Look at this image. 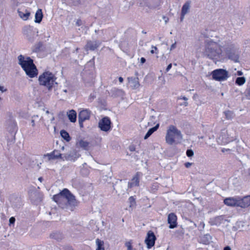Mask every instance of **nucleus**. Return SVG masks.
Segmentation results:
<instances>
[{
    "mask_svg": "<svg viewBox=\"0 0 250 250\" xmlns=\"http://www.w3.org/2000/svg\"><path fill=\"white\" fill-rule=\"evenodd\" d=\"M46 113L47 114V115H50L51 113H50L49 111L48 110H47L46 111Z\"/></svg>",
    "mask_w": 250,
    "mask_h": 250,
    "instance_id": "nucleus-60",
    "label": "nucleus"
},
{
    "mask_svg": "<svg viewBox=\"0 0 250 250\" xmlns=\"http://www.w3.org/2000/svg\"><path fill=\"white\" fill-rule=\"evenodd\" d=\"M224 114L226 116V118L228 120H231L234 116L233 112L229 110L225 111Z\"/></svg>",
    "mask_w": 250,
    "mask_h": 250,
    "instance_id": "nucleus-32",
    "label": "nucleus"
},
{
    "mask_svg": "<svg viewBox=\"0 0 250 250\" xmlns=\"http://www.w3.org/2000/svg\"><path fill=\"white\" fill-rule=\"evenodd\" d=\"M200 226L202 227V229H204L205 227V224L203 222H201L200 223Z\"/></svg>",
    "mask_w": 250,
    "mask_h": 250,
    "instance_id": "nucleus-52",
    "label": "nucleus"
},
{
    "mask_svg": "<svg viewBox=\"0 0 250 250\" xmlns=\"http://www.w3.org/2000/svg\"><path fill=\"white\" fill-rule=\"evenodd\" d=\"M76 24L77 26H80L82 24V21L81 20L79 19L77 21Z\"/></svg>",
    "mask_w": 250,
    "mask_h": 250,
    "instance_id": "nucleus-43",
    "label": "nucleus"
},
{
    "mask_svg": "<svg viewBox=\"0 0 250 250\" xmlns=\"http://www.w3.org/2000/svg\"><path fill=\"white\" fill-rule=\"evenodd\" d=\"M212 78L218 81L226 80L229 77V72L225 69H218L211 73Z\"/></svg>",
    "mask_w": 250,
    "mask_h": 250,
    "instance_id": "nucleus-6",
    "label": "nucleus"
},
{
    "mask_svg": "<svg viewBox=\"0 0 250 250\" xmlns=\"http://www.w3.org/2000/svg\"><path fill=\"white\" fill-rule=\"evenodd\" d=\"M30 198L32 202L36 204L42 201V197L39 193L37 192H32L30 195Z\"/></svg>",
    "mask_w": 250,
    "mask_h": 250,
    "instance_id": "nucleus-18",
    "label": "nucleus"
},
{
    "mask_svg": "<svg viewBox=\"0 0 250 250\" xmlns=\"http://www.w3.org/2000/svg\"><path fill=\"white\" fill-rule=\"evenodd\" d=\"M245 95L248 99L250 100V85L248 86L246 89Z\"/></svg>",
    "mask_w": 250,
    "mask_h": 250,
    "instance_id": "nucleus-34",
    "label": "nucleus"
},
{
    "mask_svg": "<svg viewBox=\"0 0 250 250\" xmlns=\"http://www.w3.org/2000/svg\"><path fill=\"white\" fill-rule=\"evenodd\" d=\"M246 81V79L244 77H238L235 80V83L238 85H243Z\"/></svg>",
    "mask_w": 250,
    "mask_h": 250,
    "instance_id": "nucleus-31",
    "label": "nucleus"
},
{
    "mask_svg": "<svg viewBox=\"0 0 250 250\" xmlns=\"http://www.w3.org/2000/svg\"><path fill=\"white\" fill-rule=\"evenodd\" d=\"M56 78L53 74L49 71L44 72L39 77V83L41 85L46 86L50 90L55 84Z\"/></svg>",
    "mask_w": 250,
    "mask_h": 250,
    "instance_id": "nucleus-5",
    "label": "nucleus"
},
{
    "mask_svg": "<svg viewBox=\"0 0 250 250\" xmlns=\"http://www.w3.org/2000/svg\"><path fill=\"white\" fill-rule=\"evenodd\" d=\"M190 4V1H186L185 3L183 5L181 13H183V14H187L189 10Z\"/></svg>",
    "mask_w": 250,
    "mask_h": 250,
    "instance_id": "nucleus-26",
    "label": "nucleus"
},
{
    "mask_svg": "<svg viewBox=\"0 0 250 250\" xmlns=\"http://www.w3.org/2000/svg\"><path fill=\"white\" fill-rule=\"evenodd\" d=\"M152 49L150 51V53L154 54L155 52V51L157 50V48L156 46H152Z\"/></svg>",
    "mask_w": 250,
    "mask_h": 250,
    "instance_id": "nucleus-42",
    "label": "nucleus"
},
{
    "mask_svg": "<svg viewBox=\"0 0 250 250\" xmlns=\"http://www.w3.org/2000/svg\"><path fill=\"white\" fill-rule=\"evenodd\" d=\"M159 126L158 124L154 127L150 128L144 137V139H147L154 131H156Z\"/></svg>",
    "mask_w": 250,
    "mask_h": 250,
    "instance_id": "nucleus-28",
    "label": "nucleus"
},
{
    "mask_svg": "<svg viewBox=\"0 0 250 250\" xmlns=\"http://www.w3.org/2000/svg\"><path fill=\"white\" fill-rule=\"evenodd\" d=\"M67 116L69 120L72 123L76 121L77 113L74 110H71L67 113Z\"/></svg>",
    "mask_w": 250,
    "mask_h": 250,
    "instance_id": "nucleus-23",
    "label": "nucleus"
},
{
    "mask_svg": "<svg viewBox=\"0 0 250 250\" xmlns=\"http://www.w3.org/2000/svg\"><path fill=\"white\" fill-rule=\"evenodd\" d=\"M125 246L127 248V250H132L131 243L130 242H127L125 243Z\"/></svg>",
    "mask_w": 250,
    "mask_h": 250,
    "instance_id": "nucleus-37",
    "label": "nucleus"
},
{
    "mask_svg": "<svg viewBox=\"0 0 250 250\" xmlns=\"http://www.w3.org/2000/svg\"><path fill=\"white\" fill-rule=\"evenodd\" d=\"M183 105L185 106H188V103L187 102H184V103L183 104Z\"/></svg>",
    "mask_w": 250,
    "mask_h": 250,
    "instance_id": "nucleus-58",
    "label": "nucleus"
},
{
    "mask_svg": "<svg viewBox=\"0 0 250 250\" xmlns=\"http://www.w3.org/2000/svg\"><path fill=\"white\" fill-rule=\"evenodd\" d=\"M79 120V123L80 127L81 128L83 127V122L84 121H81V120Z\"/></svg>",
    "mask_w": 250,
    "mask_h": 250,
    "instance_id": "nucleus-47",
    "label": "nucleus"
},
{
    "mask_svg": "<svg viewBox=\"0 0 250 250\" xmlns=\"http://www.w3.org/2000/svg\"><path fill=\"white\" fill-rule=\"evenodd\" d=\"M39 181H40L41 182H42L43 180V178L42 177H39L38 178Z\"/></svg>",
    "mask_w": 250,
    "mask_h": 250,
    "instance_id": "nucleus-59",
    "label": "nucleus"
},
{
    "mask_svg": "<svg viewBox=\"0 0 250 250\" xmlns=\"http://www.w3.org/2000/svg\"><path fill=\"white\" fill-rule=\"evenodd\" d=\"M186 155L188 157H191L194 155V152L191 149H188L186 151Z\"/></svg>",
    "mask_w": 250,
    "mask_h": 250,
    "instance_id": "nucleus-35",
    "label": "nucleus"
},
{
    "mask_svg": "<svg viewBox=\"0 0 250 250\" xmlns=\"http://www.w3.org/2000/svg\"><path fill=\"white\" fill-rule=\"evenodd\" d=\"M15 222V218L14 217H11L9 219L10 225L14 224Z\"/></svg>",
    "mask_w": 250,
    "mask_h": 250,
    "instance_id": "nucleus-39",
    "label": "nucleus"
},
{
    "mask_svg": "<svg viewBox=\"0 0 250 250\" xmlns=\"http://www.w3.org/2000/svg\"><path fill=\"white\" fill-rule=\"evenodd\" d=\"M119 82H120V83H123V81H124V79H123V78L122 77H120L119 78Z\"/></svg>",
    "mask_w": 250,
    "mask_h": 250,
    "instance_id": "nucleus-54",
    "label": "nucleus"
},
{
    "mask_svg": "<svg viewBox=\"0 0 250 250\" xmlns=\"http://www.w3.org/2000/svg\"><path fill=\"white\" fill-rule=\"evenodd\" d=\"M224 250H231L229 246H226L224 248Z\"/></svg>",
    "mask_w": 250,
    "mask_h": 250,
    "instance_id": "nucleus-53",
    "label": "nucleus"
},
{
    "mask_svg": "<svg viewBox=\"0 0 250 250\" xmlns=\"http://www.w3.org/2000/svg\"><path fill=\"white\" fill-rule=\"evenodd\" d=\"M129 150L130 151H135V147L134 145H131L129 146Z\"/></svg>",
    "mask_w": 250,
    "mask_h": 250,
    "instance_id": "nucleus-40",
    "label": "nucleus"
},
{
    "mask_svg": "<svg viewBox=\"0 0 250 250\" xmlns=\"http://www.w3.org/2000/svg\"><path fill=\"white\" fill-rule=\"evenodd\" d=\"M99 32V30H95V32L97 34Z\"/></svg>",
    "mask_w": 250,
    "mask_h": 250,
    "instance_id": "nucleus-61",
    "label": "nucleus"
},
{
    "mask_svg": "<svg viewBox=\"0 0 250 250\" xmlns=\"http://www.w3.org/2000/svg\"><path fill=\"white\" fill-rule=\"evenodd\" d=\"M18 63L25 71L26 74L30 78H34L38 75V70L33 62V60L30 57L25 58L20 55L18 57Z\"/></svg>",
    "mask_w": 250,
    "mask_h": 250,
    "instance_id": "nucleus-3",
    "label": "nucleus"
},
{
    "mask_svg": "<svg viewBox=\"0 0 250 250\" xmlns=\"http://www.w3.org/2000/svg\"><path fill=\"white\" fill-rule=\"evenodd\" d=\"M111 122L109 118L104 117L99 122L98 126L101 130L107 132L110 129Z\"/></svg>",
    "mask_w": 250,
    "mask_h": 250,
    "instance_id": "nucleus-8",
    "label": "nucleus"
},
{
    "mask_svg": "<svg viewBox=\"0 0 250 250\" xmlns=\"http://www.w3.org/2000/svg\"><path fill=\"white\" fill-rule=\"evenodd\" d=\"M183 139V135L180 130L173 125L168 126L166 134V142L169 145L178 144Z\"/></svg>",
    "mask_w": 250,
    "mask_h": 250,
    "instance_id": "nucleus-4",
    "label": "nucleus"
},
{
    "mask_svg": "<svg viewBox=\"0 0 250 250\" xmlns=\"http://www.w3.org/2000/svg\"><path fill=\"white\" fill-rule=\"evenodd\" d=\"M18 13L19 17L24 21H26L28 19L30 16V12L27 10H25V12L23 13L20 10H18Z\"/></svg>",
    "mask_w": 250,
    "mask_h": 250,
    "instance_id": "nucleus-25",
    "label": "nucleus"
},
{
    "mask_svg": "<svg viewBox=\"0 0 250 250\" xmlns=\"http://www.w3.org/2000/svg\"><path fill=\"white\" fill-rule=\"evenodd\" d=\"M176 42H175L174 43H173L171 45L170 50H172L174 49V48H176Z\"/></svg>",
    "mask_w": 250,
    "mask_h": 250,
    "instance_id": "nucleus-44",
    "label": "nucleus"
},
{
    "mask_svg": "<svg viewBox=\"0 0 250 250\" xmlns=\"http://www.w3.org/2000/svg\"><path fill=\"white\" fill-rule=\"evenodd\" d=\"M186 14H183V13H181V21H182L184 18H185V16Z\"/></svg>",
    "mask_w": 250,
    "mask_h": 250,
    "instance_id": "nucleus-50",
    "label": "nucleus"
},
{
    "mask_svg": "<svg viewBox=\"0 0 250 250\" xmlns=\"http://www.w3.org/2000/svg\"><path fill=\"white\" fill-rule=\"evenodd\" d=\"M31 124H32V126H35V120H31Z\"/></svg>",
    "mask_w": 250,
    "mask_h": 250,
    "instance_id": "nucleus-55",
    "label": "nucleus"
},
{
    "mask_svg": "<svg viewBox=\"0 0 250 250\" xmlns=\"http://www.w3.org/2000/svg\"><path fill=\"white\" fill-rule=\"evenodd\" d=\"M238 196L228 197L224 200V203L229 207H238Z\"/></svg>",
    "mask_w": 250,
    "mask_h": 250,
    "instance_id": "nucleus-12",
    "label": "nucleus"
},
{
    "mask_svg": "<svg viewBox=\"0 0 250 250\" xmlns=\"http://www.w3.org/2000/svg\"><path fill=\"white\" fill-rule=\"evenodd\" d=\"M68 5L77 6L80 4H85V0H64Z\"/></svg>",
    "mask_w": 250,
    "mask_h": 250,
    "instance_id": "nucleus-22",
    "label": "nucleus"
},
{
    "mask_svg": "<svg viewBox=\"0 0 250 250\" xmlns=\"http://www.w3.org/2000/svg\"><path fill=\"white\" fill-rule=\"evenodd\" d=\"M129 83L131 84V86L133 89H136L140 86L139 79L137 77L128 78Z\"/></svg>",
    "mask_w": 250,
    "mask_h": 250,
    "instance_id": "nucleus-20",
    "label": "nucleus"
},
{
    "mask_svg": "<svg viewBox=\"0 0 250 250\" xmlns=\"http://www.w3.org/2000/svg\"><path fill=\"white\" fill-rule=\"evenodd\" d=\"M7 88H5L3 86L0 85V91L2 92H4L7 91Z\"/></svg>",
    "mask_w": 250,
    "mask_h": 250,
    "instance_id": "nucleus-41",
    "label": "nucleus"
},
{
    "mask_svg": "<svg viewBox=\"0 0 250 250\" xmlns=\"http://www.w3.org/2000/svg\"><path fill=\"white\" fill-rule=\"evenodd\" d=\"M168 223L169 224L170 229H174L177 227V216L173 213H170L168 215Z\"/></svg>",
    "mask_w": 250,
    "mask_h": 250,
    "instance_id": "nucleus-14",
    "label": "nucleus"
},
{
    "mask_svg": "<svg viewBox=\"0 0 250 250\" xmlns=\"http://www.w3.org/2000/svg\"><path fill=\"white\" fill-rule=\"evenodd\" d=\"M96 245L97 248L96 250H104V242L99 239H97L96 240Z\"/></svg>",
    "mask_w": 250,
    "mask_h": 250,
    "instance_id": "nucleus-30",
    "label": "nucleus"
},
{
    "mask_svg": "<svg viewBox=\"0 0 250 250\" xmlns=\"http://www.w3.org/2000/svg\"><path fill=\"white\" fill-rule=\"evenodd\" d=\"M139 185V174L137 173L136 175L132 178L131 181L128 183V187L131 188L134 187L138 186Z\"/></svg>",
    "mask_w": 250,
    "mask_h": 250,
    "instance_id": "nucleus-17",
    "label": "nucleus"
},
{
    "mask_svg": "<svg viewBox=\"0 0 250 250\" xmlns=\"http://www.w3.org/2000/svg\"><path fill=\"white\" fill-rule=\"evenodd\" d=\"M129 202L130 203L129 207L134 208L136 206L135 199L133 196H130L129 198Z\"/></svg>",
    "mask_w": 250,
    "mask_h": 250,
    "instance_id": "nucleus-33",
    "label": "nucleus"
},
{
    "mask_svg": "<svg viewBox=\"0 0 250 250\" xmlns=\"http://www.w3.org/2000/svg\"><path fill=\"white\" fill-rule=\"evenodd\" d=\"M203 138H204L203 136L199 137V139H203Z\"/></svg>",
    "mask_w": 250,
    "mask_h": 250,
    "instance_id": "nucleus-63",
    "label": "nucleus"
},
{
    "mask_svg": "<svg viewBox=\"0 0 250 250\" xmlns=\"http://www.w3.org/2000/svg\"><path fill=\"white\" fill-rule=\"evenodd\" d=\"M61 135L66 142H69L71 140V137L68 133L64 130H62L60 132Z\"/></svg>",
    "mask_w": 250,
    "mask_h": 250,
    "instance_id": "nucleus-29",
    "label": "nucleus"
},
{
    "mask_svg": "<svg viewBox=\"0 0 250 250\" xmlns=\"http://www.w3.org/2000/svg\"><path fill=\"white\" fill-rule=\"evenodd\" d=\"M89 143L83 139H80L77 140L76 142V146L77 147H81L85 150H88L89 147Z\"/></svg>",
    "mask_w": 250,
    "mask_h": 250,
    "instance_id": "nucleus-19",
    "label": "nucleus"
},
{
    "mask_svg": "<svg viewBox=\"0 0 250 250\" xmlns=\"http://www.w3.org/2000/svg\"><path fill=\"white\" fill-rule=\"evenodd\" d=\"M171 67H172V64L171 63L167 65V66L166 69V72H168L171 69Z\"/></svg>",
    "mask_w": 250,
    "mask_h": 250,
    "instance_id": "nucleus-46",
    "label": "nucleus"
},
{
    "mask_svg": "<svg viewBox=\"0 0 250 250\" xmlns=\"http://www.w3.org/2000/svg\"><path fill=\"white\" fill-rule=\"evenodd\" d=\"M61 154L58 150H54L52 153L47 155L48 157L49 160L61 158Z\"/></svg>",
    "mask_w": 250,
    "mask_h": 250,
    "instance_id": "nucleus-27",
    "label": "nucleus"
},
{
    "mask_svg": "<svg viewBox=\"0 0 250 250\" xmlns=\"http://www.w3.org/2000/svg\"><path fill=\"white\" fill-rule=\"evenodd\" d=\"M140 62H141V63H142V64L145 63V62H146L145 58H144L143 57L141 58V59H140Z\"/></svg>",
    "mask_w": 250,
    "mask_h": 250,
    "instance_id": "nucleus-48",
    "label": "nucleus"
},
{
    "mask_svg": "<svg viewBox=\"0 0 250 250\" xmlns=\"http://www.w3.org/2000/svg\"><path fill=\"white\" fill-rule=\"evenodd\" d=\"M192 164L191 163L187 162L185 164V166L187 168H188L192 165Z\"/></svg>",
    "mask_w": 250,
    "mask_h": 250,
    "instance_id": "nucleus-45",
    "label": "nucleus"
},
{
    "mask_svg": "<svg viewBox=\"0 0 250 250\" xmlns=\"http://www.w3.org/2000/svg\"><path fill=\"white\" fill-rule=\"evenodd\" d=\"M90 111L87 109L83 110L80 112L78 116V120L85 121L90 118Z\"/></svg>",
    "mask_w": 250,
    "mask_h": 250,
    "instance_id": "nucleus-15",
    "label": "nucleus"
},
{
    "mask_svg": "<svg viewBox=\"0 0 250 250\" xmlns=\"http://www.w3.org/2000/svg\"><path fill=\"white\" fill-rule=\"evenodd\" d=\"M237 74L238 76H242V75H243V73L241 71H238L237 72Z\"/></svg>",
    "mask_w": 250,
    "mask_h": 250,
    "instance_id": "nucleus-51",
    "label": "nucleus"
},
{
    "mask_svg": "<svg viewBox=\"0 0 250 250\" xmlns=\"http://www.w3.org/2000/svg\"><path fill=\"white\" fill-rule=\"evenodd\" d=\"M100 44L101 42L98 41H88L84 46V49L86 51L88 50L94 51L96 49Z\"/></svg>",
    "mask_w": 250,
    "mask_h": 250,
    "instance_id": "nucleus-11",
    "label": "nucleus"
},
{
    "mask_svg": "<svg viewBox=\"0 0 250 250\" xmlns=\"http://www.w3.org/2000/svg\"><path fill=\"white\" fill-rule=\"evenodd\" d=\"M161 3V0H140V6L154 9L158 7Z\"/></svg>",
    "mask_w": 250,
    "mask_h": 250,
    "instance_id": "nucleus-7",
    "label": "nucleus"
},
{
    "mask_svg": "<svg viewBox=\"0 0 250 250\" xmlns=\"http://www.w3.org/2000/svg\"><path fill=\"white\" fill-rule=\"evenodd\" d=\"M156 239L154 233L152 231L149 230L147 232V236L145 241L148 249H150L154 245Z\"/></svg>",
    "mask_w": 250,
    "mask_h": 250,
    "instance_id": "nucleus-9",
    "label": "nucleus"
},
{
    "mask_svg": "<svg viewBox=\"0 0 250 250\" xmlns=\"http://www.w3.org/2000/svg\"><path fill=\"white\" fill-rule=\"evenodd\" d=\"M55 118L53 116L52 113H51L50 115H47V121H49L50 123H52V121L54 120Z\"/></svg>",
    "mask_w": 250,
    "mask_h": 250,
    "instance_id": "nucleus-36",
    "label": "nucleus"
},
{
    "mask_svg": "<svg viewBox=\"0 0 250 250\" xmlns=\"http://www.w3.org/2000/svg\"><path fill=\"white\" fill-rule=\"evenodd\" d=\"M63 92H65V93H66L67 92V90L66 89H63Z\"/></svg>",
    "mask_w": 250,
    "mask_h": 250,
    "instance_id": "nucleus-62",
    "label": "nucleus"
},
{
    "mask_svg": "<svg viewBox=\"0 0 250 250\" xmlns=\"http://www.w3.org/2000/svg\"><path fill=\"white\" fill-rule=\"evenodd\" d=\"M163 19H166V20H165V22H166V23H167V22L168 21V18H166V17H165V16H164V17H163Z\"/></svg>",
    "mask_w": 250,
    "mask_h": 250,
    "instance_id": "nucleus-57",
    "label": "nucleus"
},
{
    "mask_svg": "<svg viewBox=\"0 0 250 250\" xmlns=\"http://www.w3.org/2000/svg\"><path fill=\"white\" fill-rule=\"evenodd\" d=\"M50 237L58 241H60L62 239L63 236L62 233L59 231H55L50 234Z\"/></svg>",
    "mask_w": 250,
    "mask_h": 250,
    "instance_id": "nucleus-21",
    "label": "nucleus"
},
{
    "mask_svg": "<svg viewBox=\"0 0 250 250\" xmlns=\"http://www.w3.org/2000/svg\"><path fill=\"white\" fill-rule=\"evenodd\" d=\"M224 220L223 216H218L210 219L209 223L211 225L219 226L223 223Z\"/></svg>",
    "mask_w": 250,
    "mask_h": 250,
    "instance_id": "nucleus-16",
    "label": "nucleus"
},
{
    "mask_svg": "<svg viewBox=\"0 0 250 250\" xmlns=\"http://www.w3.org/2000/svg\"><path fill=\"white\" fill-rule=\"evenodd\" d=\"M53 199L60 208L67 210L73 211L78 203L75 196L67 188L54 195Z\"/></svg>",
    "mask_w": 250,
    "mask_h": 250,
    "instance_id": "nucleus-2",
    "label": "nucleus"
},
{
    "mask_svg": "<svg viewBox=\"0 0 250 250\" xmlns=\"http://www.w3.org/2000/svg\"><path fill=\"white\" fill-rule=\"evenodd\" d=\"M178 99H183L186 101H187L188 100V98L185 96H183V97L181 96V97H179Z\"/></svg>",
    "mask_w": 250,
    "mask_h": 250,
    "instance_id": "nucleus-49",
    "label": "nucleus"
},
{
    "mask_svg": "<svg viewBox=\"0 0 250 250\" xmlns=\"http://www.w3.org/2000/svg\"><path fill=\"white\" fill-rule=\"evenodd\" d=\"M238 48L231 42L225 41L220 43L212 40H207L205 42L204 54L208 58L218 61L222 59L224 55L235 62H239Z\"/></svg>",
    "mask_w": 250,
    "mask_h": 250,
    "instance_id": "nucleus-1",
    "label": "nucleus"
},
{
    "mask_svg": "<svg viewBox=\"0 0 250 250\" xmlns=\"http://www.w3.org/2000/svg\"><path fill=\"white\" fill-rule=\"evenodd\" d=\"M250 206V195L241 198L238 197V207L241 208H246Z\"/></svg>",
    "mask_w": 250,
    "mask_h": 250,
    "instance_id": "nucleus-10",
    "label": "nucleus"
},
{
    "mask_svg": "<svg viewBox=\"0 0 250 250\" xmlns=\"http://www.w3.org/2000/svg\"><path fill=\"white\" fill-rule=\"evenodd\" d=\"M249 174L250 176V168L249 169Z\"/></svg>",
    "mask_w": 250,
    "mask_h": 250,
    "instance_id": "nucleus-64",
    "label": "nucleus"
},
{
    "mask_svg": "<svg viewBox=\"0 0 250 250\" xmlns=\"http://www.w3.org/2000/svg\"><path fill=\"white\" fill-rule=\"evenodd\" d=\"M113 91L116 93V94L122 95L123 94V91L121 89H114Z\"/></svg>",
    "mask_w": 250,
    "mask_h": 250,
    "instance_id": "nucleus-38",
    "label": "nucleus"
},
{
    "mask_svg": "<svg viewBox=\"0 0 250 250\" xmlns=\"http://www.w3.org/2000/svg\"><path fill=\"white\" fill-rule=\"evenodd\" d=\"M229 149H226V148H223V149H222V151L223 152H225L226 151H229Z\"/></svg>",
    "mask_w": 250,
    "mask_h": 250,
    "instance_id": "nucleus-56",
    "label": "nucleus"
},
{
    "mask_svg": "<svg viewBox=\"0 0 250 250\" xmlns=\"http://www.w3.org/2000/svg\"><path fill=\"white\" fill-rule=\"evenodd\" d=\"M43 17V14L42 13V9H39L35 14V22L36 23H40L42 21Z\"/></svg>",
    "mask_w": 250,
    "mask_h": 250,
    "instance_id": "nucleus-24",
    "label": "nucleus"
},
{
    "mask_svg": "<svg viewBox=\"0 0 250 250\" xmlns=\"http://www.w3.org/2000/svg\"><path fill=\"white\" fill-rule=\"evenodd\" d=\"M23 34L27 39L30 42H33L35 39V32L32 31L30 27H25L23 29Z\"/></svg>",
    "mask_w": 250,
    "mask_h": 250,
    "instance_id": "nucleus-13",
    "label": "nucleus"
}]
</instances>
